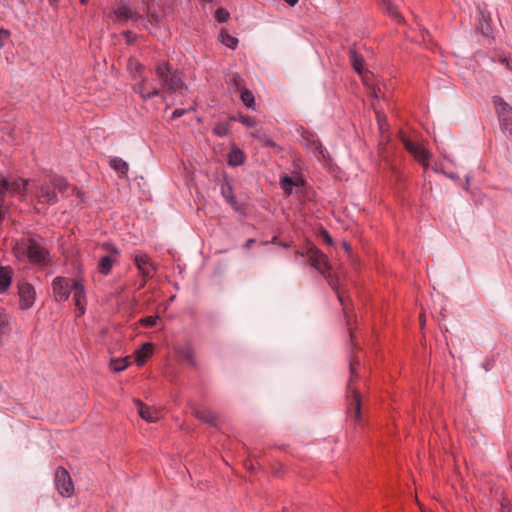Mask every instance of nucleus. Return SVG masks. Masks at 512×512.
<instances>
[{"mask_svg": "<svg viewBox=\"0 0 512 512\" xmlns=\"http://www.w3.org/2000/svg\"><path fill=\"white\" fill-rule=\"evenodd\" d=\"M156 77L161 86L163 102L167 101V93H176L184 88L180 74L167 63H161L157 66Z\"/></svg>", "mask_w": 512, "mask_h": 512, "instance_id": "obj_1", "label": "nucleus"}, {"mask_svg": "<svg viewBox=\"0 0 512 512\" xmlns=\"http://www.w3.org/2000/svg\"><path fill=\"white\" fill-rule=\"evenodd\" d=\"M104 19L115 24H125L128 21L141 22L143 23V28L148 29L144 25L145 20L138 16L124 1L118 2L109 11H104Z\"/></svg>", "mask_w": 512, "mask_h": 512, "instance_id": "obj_2", "label": "nucleus"}, {"mask_svg": "<svg viewBox=\"0 0 512 512\" xmlns=\"http://www.w3.org/2000/svg\"><path fill=\"white\" fill-rule=\"evenodd\" d=\"M16 253L26 255L29 261L35 264H44L48 258L46 249L34 240H30L22 246H18Z\"/></svg>", "mask_w": 512, "mask_h": 512, "instance_id": "obj_3", "label": "nucleus"}, {"mask_svg": "<svg viewBox=\"0 0 512 512\" xmlns=\"http://www.w3.org/2000/svg\"><path fill=\"white\" fill-rule=\"evenodd\" d=\"M311 266L318 270L325 278L328 279L330 286L336 289L335 280L331 275V267L327 261V257L317 249L310 252Z\"/></svg>", "mask_w": 512, "mask_h": 512, "instance_id": "obj_4", "label": "nucleus"}, {"mask_svg": "<svg viewBox=\"0 0 512 512\" xmlns=\"http://www.w3.org/2000/svg\"><path fill=\"white\" fill-rule=\"evenodd\" d=\"M300 142L307 150L314 153L318 158H322L324 160L329 159L328 153L322 147V144L317 136L313 133L303 131L300 135Z\"/></svg>", "mask_w": 512, "mask_h": 512, "instance_id": "obj_5", "label": "nucleus"}, {"mask_svg": "<svg viewBox=\"0 0 512 512\" xmlns=\"http://www.w3.org/2000/svg\"><path fill=\"white\" fill-rule=\"evenodd\" d=\"M401 140L409 153H411L423 167L427 168L429 159L431 158V153L424 147V145L416 143L405 136H402Z\"/></svg>", "mask_w": 512, "mask_h": 512, "instance_id": "obj_6", "label": "nucleus"}, {"mask_svg": "<svg viewBox=\"0 0 512 512\" xmlns=\"http://www.w3.org/2000/svg\"><path fill=\"white\" fill-rule=\"evenodd\" d=\"M53 297L56 302H64L69 299L73 281L66 277H55L52 281Z\"/></svg>", "mask_w": 512, "mask_h": 512, "instance_id": "obj_7", "label": "nucleus"}, {"mask_svg": "<svg viewBox=\"0 0 512 512\" xmlns=\"http://www.w3.org/2000/svg\"><path fill=\"white\" fill-rule=\"evenodd\" d=\"M55 486L59 494L63 497H71L74 492V485L67 470L62 467L57 468L55 473Z\"/></svg>", "mask_w": 512, "mask_h": 512, "instance_id": "obj_8", "label": "nucleus"}, {"mask_svg": "<svg viewBox=\"0 0 512 512\" xmlns=\"http://www.w3.org/2000/svg\"><path fill=\"white\" fill-rule=\"evenodd\" d=\"M133 90L135 91V93L139 94L140 97L144 100L150 99L155 96L161 97L162 94L159 85L154 84L147 78H141L140 81L136 82L133 86Z\"/></svg>", "mask_w": 512, "mask_h": 512, "instance_id": "obj_9", "label": "nucleus"}, {"mask_svg": "<svg viewBox=\"0 0 512 512\" xmlns=\"http://www.w3.org/2000/svg\"><path fill=\"white\" fill-rule=\"evenodd\" d=\"M29 182L23 179H17L12 182L6 179L0 180V194H13L18 195L20 198H24Z\"/></svg>", "mask_w": 512, "mask_h": 512, "instance_id": "obj_10", "label": "nucleus"}, {"mask_svg": "<svg viewBox=\"0 0 512 512\" xmlns=\"http://www.w3.org/2000/svg\"><path fill=\"white\" fill-rule=\"evenodd\" d=\"M18 295L21 309L28 310L34 305L36 291L31 284L27 282H20L18 284Z\"/></svg>", "mask_w": 512, "mask_h": 512, "instance_id": "obj_11", "label": "nucleus"}, {"mask_svg": "<svg viewBox=\"0 0 512 512\" xmlns=\"http://www.w3.org/2000/svg\"><path fill=\"white\" fill-rule=\"evenodd\" d=\"M73 301L76 306L79 315L81 316L86 312V290L84 284L81 281L75 280L73 281Z\"/></svg>", "mask_w": 512, "mask_h": 512, "instance_id": "obj_12", "label": "nucleus"}, {"mask_svg": "<svg viewBox=\"0 0 512 512\" xmlns=\"http://www.w3.org/2000/svg\"><path fill=\"white\" fill-rule=\"evenodd\" d=\"M475 32H491L495 30V25L491 15L483 10L478 9L474 16Z\"/></svg>", "mask_w": 512, "mask_h": 512, "instance_id": "obj_13", "label": "nucleus"}, {"mask_svg": "<svg viewBox=\"0 0 512 512\" xmlns=\"http://www.w3.org/2000/svg\"><path fill=\"white\" fill-rule=\"evenodd\" d=\"M134 263L143 277L151 278L153 276L155 267L146 254H136Z\"/></svg>", "mask_w": 512, "mask_h": 512, "instance_id": "obj_14", "label": "nucleus"}, {"mask_svg": "<svg viewBox=\"0 0 512 512\" xmlns=\"http://www.w3.org/2000/svg\"><path fill=\"white\" fill-rule=\"evenodd\" d=\"M117 262V257L107 254L101 256L97 263V270L100 274L107 276L111 273L114 264Z\"/></svg>", "mask_w": 512, "mask_h": 512, "instance_id": "obj_15", "label": "nucleus"}, {"mask_svg": "<svg viewBox=\"0 0 512 512\" xmlns=\"http://www.w3.org/2000/svg\"><path fill=\"white\" fill-rule=\"evenodd\" d=\"M136 404L139 406L138 413L140 417L145 421L152 423L160 418V412L158 410L145 406L140 401H137Z\"/></svg>", "mask_w": 512, "mask_h": 512, "instance_id": "obj_16", "label": "nucleus"}, {"mask_svg": "<svg viewBox=\"0 0 512 512\" xmlns=\"http://www.w3.org/2000/svg\"><path fill=\"white\" fill-rule=\"evenodd\" d=\"M493 104L496 109V112L499 115L500 120L506 116L509 117V119H512V108L509 106L508 103H506L502 97L500 96H494L493 97Z\"/></svg>", "mask_w": 512, "mask_h": 512, "instance_id": "obj_17", "label": "nucleus"}, {"mask_svg": "<svg viewBox=\"0 0 512 512\" xmlns=\"http://www.w3.org/2000/svg\"><path fill=\"white\" fill-rule=\"evenodd\" d=\"M39 201L49 205L55 204L58 201L56 193L50 189L48 185H42L38 194Z\"/></svg>", "mask_w": 512, "mask_h": 512, "instance_id": "obj_18", "label": "nucleus"}, {"mask_svg": "<svg viewBox=\"0 0 512 512\" xmlns=\"http://www.w3.org/2000/svg\"><path fill=\"white\" fill-rule=\"evenodd\" d=\"M152 354V345L150 343H144L142 347L135 351V361L138 366L143 365Z\"/></svg>", "mask_w": 512, "mask_h": 512, "instance_id": "obj_19", "label": "nucleus"}, {"mask_svg": "<svg viewBox=\"0 0 512 512\" xmlns=\"http://www.w3.org/2000/svg\"><path fill=\"white\" fill-rule=\"evenodd\" d=\"M382 9L385 13H387L394 21L401 22L402 21V15L399 12L397 6L390 0H383L382 1Z\"/></svg>", "mask_w": 512, "mask_h": 512, "instance_id": "obj_20", "label": "nucleus"}, {"mask_svg": "<svg viewBox=\"0 0 512 512\" xmlns=\"http://www.w3.org/2000/svg\"><path fill=\"white\" fill-rule=\"evenodd\" d=\"M12 282V270L9 267L0 266V293L6 291Z\"/></svg>", "mask_w": 512, "mask_h": 512, "instance_id": "obj_21", "label": "nucleus"}, {"mask_svg": "<svg viewBox=\"0 0 512 512\" xmlns=\"http://www.w3.org/2000/svg\"><path fill=\"white\" fill-rule=\"evenodd\" d=\"M226 82L230 92H239L243 89V80L237 73H230L226 77Z\"/></svg>", "mask_w": 512, "mask_h": 512, "instance_id": "obj_22", "label": "nucleus"}, {"mask_svg": "<svg viewBox=\"0 0 512 512\" xmlns=\"http://www.w3.org/2000/svg\"><path fill=\"white\" fill-rule=\"evenodd\" d=\"M195 416L202 422L209 423L211 425L216 424L215 414L206 408H196L194 410Z\"/></svg>", "mask_w": 512, "mask_h": 512, "instance_id": "obj_23", "label": "nucleus"}, {"mask_svg": "<svg viewBox=\"0 0 512 512\" xmlns=\"http://www.w3.org/2000/svg\"><path fill=\"white\" fill-rule=\"evenodd\" d=\"M227 160L230 166L235 167L241 165L244 162L245 157L240 149L234 148L228 153Z\"/></svg>", "mask_w": 512, "mask_h": 512, "instance_id": "obj_24", "label": "nucleus"}, {"mask_svg": "<svg viewBox=\"0 0 512 512\" xmlns=\"http://www.w3.org/2000/svg\"><path fill=\"white\" fill-rule=\"evenodd\" d=\"M110 166L119 174L120 177L125 176L128 172V163L121 158H112L110 160Z\"/></svg>", "mask_w": 512, "mask_h": 512, "instance_id": "obj_25", "label": "nucleus"}, {"mask_svg": "<svg viewBox=\"0 0 512 512\" xmlns=\"http://www.w3.org/2000/svg\"><path fill=\"white\" fill-rule=\"evenodd\" d=\"M11 324V317L8 314H0V342L8 335Z\"/></svg>", "mask_w": 512, "mask_h": 512, "instance_id": "obj_26", "label": "nucleus"}, {"mask_svg": "<svg viewBox=\"0 0 512 512\" xmlns=\"http://www.w3.org/2000/svg\"><path fill=\"white\" fill-rule=\"evenodd\" d=\"M218 42L230 49H234L238 44V39L232 34H218Z\"/></svg>", "mask_w": 512, "mask_h": 512, "instance_id": "obj_27", "label": "nucleus"}, {"mask_svg": "<svg viewBox=\"0 0 512 512\" xmlns=\"http://www.w3.org/2000/svg\"><path fill=\"white\" fill-rule=\"evenodd\" d=\"M239 92L243 104L248 108H254L255 98L252 92L246 88L241 89Z\"/></svg>", "mask_w": 512, "mask_h": 512, "instance_id": "obj_28", "label": "nucleus"}, {"mask_svg": "<svg viewBox=\"0 0 512 512\" xmlns=\"http://www.w3.org/2000/svg\"><path fill=\"white\" fill-rule=\"evenodd\" d=\"M350 59H351V63H352V66H353L354 70L359 75H362V73H363V66H362L363 59H362V57L359 56L356 51L351 50L350 51Z\"/></svg>", "mask_w": 512, "mask_h": 512, "instance_id": "obj_29", "label": "nucleus"}, {"mask_svg": "<svg viewBox=\"0 0 512 512\" xmlns=\"http://www.w3.org/2000/svg\"><path fill=\"white\" fill-rule=\"evenodd\" d=\"M177 353L190 364L194 365V352L190 346H185L176 349Z\"/></svg>", "mask_w": 512, "mask_h": 512, "instance_id": "obj_30", "label": "nucleus"}, {"mask_svg": "<svg viewBox=\"0 0 512 512\" xmlns=\"http://www.w3.org/2000/svg\"><path fill=\"white\" fill-rule=\"evenodd\" d=\"M128 363V357L112 359L110 361V368L115 372H120L126 369Z\"/></svg>", "mask_w": 512, "mask_h": 512, "instance_id": "obj_31", "label": "nucleus"}, {"mask_svg": "<svg viewBox=\"0 0 512 512\" xmlns=\"http://www.w3.org/2000/svg\"><path fill=\"white\" fill-rule=\"evenodd\" d=\"M221 193L230 204L235 203V197L233 195L231 187L228 184H222Z\"/></svg>", "mask_w": 512, "mask_h": 512, "instance_id": "obj_32", "label": "nucleus"}, {"mask_svg": "<svg viewBox=\"0 0 512 512\" xmlns=\"http://www.w3.org/2000/svg\"><path fill=\"white\" fill-rule=\"evenodd\" d=\"M215 19L220 22V23H224L226 21H228L229 17H230V14L229 12L224 9V8H218L216 11H215Z\"/></svg>", "mask_w": 512, "mask_h": 512, "instance_id": "obj_33", "label": "nucleus"}, {"mask_svg": "<svg viewBox=\"0 0 512 512\" xmlns=\"http://www.w3.org/2000/svg\"><path fill=\"white\" fill-rule=\"evenodd\" d=\"M294 185H295L294 182L288 176H285L282 179V181H281V187L284 190V192L287 193V194H291L292 193Z\"/></svg>", "mask_w": 512, "mask_h": 512, "instance_id": "obj_34", "label": "nucleus"}, {"mask_svg": "<svg viewBox=\"0 0 512 512\" xmlns=\"http://www.w3.org/2000/svg\"><path fill=\"white\" fill-rule=\"evenodd\" d=\"M101 248L103 250H105L106 252H108V254H111L115 257H118L119 256V249L112 243L110 242H105L102 244Z\"/></svg>", "mask_w": 512, "mask_h": 512, "instance_id": "obj_35", "label": "nucleus"}, {"mask_svg": "<svg viewBox=\"0 0 512 512\" xmlns=\"http://www.w3.org/2000/svg\"><path fill=\"white\" fill-rule=\"evenodd\" d=\"M501 127L504 133L512 136V119L510 120L508 116L502 118Z\"/></svg>", "mask_w": 512, "mask_h": 512, "instance_id": "obj_36", "label": "nucleus"}, {"mask_svg": "<svg viewBox=\"0 0 512 512\" xmlns=\"http://www.w3.org/2000/svg\"><path fill=\"white\" fill-rule=\"evenodd\" d=\"M236 119L239 122H241L244 126H246L247 128H252L256 125V120L252 117L239 115Z\"/></svg>", "mask_w": 512, "mask_h": 512, "instance_id": "obj_37", "label": "nucleus"}, {"mask_svg": "<svg viewBox=\"0 0 512 512\" xmlns=\"http://www.w3.org/2000/svg\"><path fill=\"white\" fill-rule=\"evenodd\" d=\"M354 400H353V410H354V418L357 420L360 416V398L356 391H353Z\"/></svg>", "mask_w": 512, "mask_h": 512, "instance_id": "obj_38", "label": "nucleus"}, {"mask_svg": "<svg viewBox=\"0 0 512 512\" xmlns=\"http://www.w3.org/2000/svg\"><path fill=\"white\" fill-rule=\"evenodd\" d=\"M214 132L219 136H225L228 134L229 128L225 123H218L214 128Z\"/></svg>", "mask_w": 512, "mask_h": 512, "instance_id": "obj_39", "label": "nucleus"}, {"mask_svg": "<svg viewBox=\"0 0 512 512\" xmlns=\"http://www.w3.org/2000/svg\"><path fill=\"white\" fill-rule=\"evenodd\" d=\"M54 187L59 191H64L67 188V183L63 179H55Z\"/></svg>", "mask_w": 512, "mask_h": 512, "instance_id": "obj_40", "label": "nucleus"}, {"mask_svg": "<svg viewBox=\"0 0 512 512\" xmlns=\"http://www.w3.org/2000/svg\"><path fill=\"white\" fill-rule=\"evenodd\" d=\"M158 316H148L142 319V323L147 326H153L157 323Z\"/></svg>", "mask_w": 512, "mask_h": 512, "instance_id": "obj_41", "label": "nucleus"}, {"mask_svg": "<svg viewBox=\"0 0 512 512\" xmlns=\"http://www.w3.org/2000/svg\"><path fill=\"white\" fill-rule=\"evenodd\" d=\"M250 135L255 139H262V136L264 135L259 129H254L250 132Z\"/></svg>", "mask_w": 512, "mask_h": 512, "instance_id": "obj_42", "label": "nucleus"}, {"mask_svg": "<svg viewBox=\"0 0 512 512\" xmlns=\"http://www.w3.org/2000/svg\"><path fill=\"white\" fill-rule=\"evenodd\" d=\"M260 141L263 142L266 146L274 145L273 141L265 134L262 136V139H260Z\"/></svg>", "mask_w": 512, "mask_h": 512, "instance_id": "obj_43", "label": "nucleus"}, {"mask_svg": "<svg viewBox=\"0 0 512 512\" xmlns=\"http://www.w3.org/2000/svg\"><path fill=\"white\" fill-rule=\"evenodd\" d=\"M185 113V110L183 109H176L173 113H172V118H179L181 116H183Z\"/></svg>", "mask_w": 512, "mask_h": 512, "instance_id": "obj_44", "label": "nucleus"}, {"mask_svg": "<svg viewBox=\"0 0 512 512\" xmlns=\"http://www.w3.org/2000/svg\"><path fill=\"white\" fill-rule=\"evenodd\" d=\"M501 63H502V64H504V65H505V67H506L508 70L512 71V61H510V60H508V59H506V58H503V59H501Z\"/></svg>", "mask_w": 512, "mask_h": 512, "instance_id": "obj_45", "label": "nucleus"}, {"mask_svg": "<svg viewBox=\"0 0 512 512\" xmlns=\"http://www.w3.org/2000/svg\"><path fill=\"white\" fill-rule=\"evenodd\" d=\"M8 36L9 34H0V48H2L5 45Z\"/></svg>", "mask_w": 512, "mask_h": 512, "instance_id": "obj_46", "label": "nucleus"}, {"mask_svg": "<svg viewBox=\"0 0 512 512\" xmlns=\"http://www.w3.org/2000/svg\"><path fill=\"white\" fill-rule=\"evenodd\" d=\"M324 238L328 244H332V238L327 232H324Z\"/></svg>", "mask_w": 512, "mask_h": 512, "instance_id": "obj_47", "label": "nucleus"}, {"mask_svg": "<svg viewBox=\"0 0 512 512\" xmlns=\"http://www.w3.org/2000/svg\"><path fill=\"white\" fill-rule=\"evenodd\" d=\"M289 6H295L299 0H284Z\"/></svg>", "mask_w": 512, "mask_h": 512, "instance_id": "obj_48", "label": "nucleus"}, {"mask_svg": "<svg viewBox=\"0 0 512 512\" xmlns=\"http://www.w3.org/2000/svg\"><path fill=\"white\" fill-rule=\"evenodd\" d=\"M343 248L345 249L346 252H350V246L347 242H343Z\"/></svg>", "mask_w": 512, "mask_h": 512, "instance_id": "obj_49", "label": "nucleus"}, {"mask_svg": "<svg viewBox=\"0 0 512 512\" xmlns=\"http://www.w3.org/2000/svg\"><path fill=\"white\" fill-rule=\"evenodd\" d=\"M50 2V4H56L59 0H48Z\"/></svg>", "mask_w": 512, "mask_h": 512, "instance_id": "obj_50", "label": "nucleus"}, {"mask_svg": "<svg viewBox=\"0 0 512 512\" xmlns=\"http://www.w3.org/2000/svg\"><path fill=\"white\" fill-rule=\"evenodd\" d=\"M377 118H378V121L380 122L381 118H382V115L380 113H377Z\"/></svg>", "mask_w": 512, "mask_h": 512, "instance_id": "obj_51", "label": "nucleus"}, {"mask_svg": "<svg viewBox=\"0 0 512 512\" xmlns=\"http://www.w3.org/2000/svg\"><path fill=\"white\" fill-rule=\"evenodd\" d=\"M337 296H338L339 301L342 303L343 302L342 296L339 293L337 294Z\"/></svg>", "mask_w": 512, "mask_h": 512, "instance_id": "obj_52", "label": "nucleus"}, {"mask_svg": "<svg viewBox=\"0 0 512 512\" xmlns=\"http://www.w3.org/2000/svg\"><path fill=\"white\" fill-rule=\"evenodd\" d=\"M135 66H136L137 69L141 68V65L139 63H137V62H135Z\"/></svg>", "mask_w": 512, "mask_h": 512, "instance_id": "obj_53", "label": "nucleus"}, {"mask_svg": "<svg viewBox=\"0 0 512 512\" xmlns=\"http://www.w3.org/2000/svg\"><path fill=\"white\" fill-rule=\"evenodd\" d=\"M88 0H81L82 4H86Z\"/></svg>", "mask_w": 512, "mask_h": 512, "instance_id": "obj_54", "label": "nucleus"}, {"mask_svg": "<svg viewBox=\"0 0 512 512\" xmlns=\"http://www.w3.org/2000/svg\"><path fill=\"white\" fill-rule=\"evenodd\" d=\"M0 32H8V31L3 28H0Z\"/></svg>", "mask_w": 512, "mask_h": 512, "instance_id": "obj_55", "label": "nucleus"}, {"mask_svg": "<svg viewBox=\"0 0 512 512\" xmlns=\"http://www.w3.org/2000/svg\"><path fill=\"white\" fill-rule=\"evenodd\" d=\"M5 2H7L8 0H4Z\"/></svg>", "mask_w": 512, "mask_h": 512, "instance_id": "obj_56", "label": "nucleus"}]
</instances>
